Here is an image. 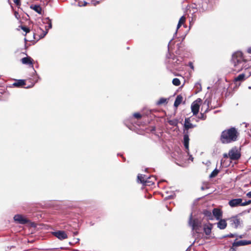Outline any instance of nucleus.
Masks as SVG:
<instances>
[{
    "label": "nucleus",
    "mask_w": 251,
    "mask_h": 251,
    "mask_svg": "<svg viewBox=\"0 0 251 251\" xmlns=\"http://www.w3.org/2000/svg\"><path fill=\"white\" fill-rule=\"evenodd\" d=\"M247 196L248 198H251V192H248V193L247 194Z\"/></svg>",
    "instance_id": "nucleus-39"
},
{
    "label": "nucleus",
    "mask_w": 251,
    "mask_h": 251,
    "mask_svg": "<svg viewBox=\"0 0 251 251\" xmlns=\"http://www.w3.org/2000/svg\"><path fill=\"white\" fill-rule=\"evenodd\" d=\"M53 234L55 237L60 240H63L68 238V236L64 231H57L54 232Z\"/></svg>",
    "instance_id": "nucleus-10"
},
{
    "label": "nucleus",
    "mask_w": 251,
    "mask_h": 251,
    "mask_svg": "<svg viewBox=\"0 0 251 251\" xmlns=\"http://www.w3.org/2000/svg\"><path fill=\"white\" fill-rule=\"evenodd\" d=\"M92 2L94 5H96V4L99 3V1H95V0H92Z\"/></svg>",
    "instance_id": "nucleus-38"
},
{
    "label": "nucleus",
    "mask_w": 251,
    "mask_h": 251,
    "mask_svg": "<svg viewBox=\"0 0 251 251\" xmlns=\"http://www.w3.org/2000/svg\"><path fill=\"white\" fill-rule=\"evenodd\" d=\"M235 247L233 246V244H232V247L230 248L229 251H236V250L235 249Z\"/></svg>",
    "instance_id": "nucleus-35"
},
{
    "label": "nucleus",
    "mask_w": 251,
    "mask_h": 251,
    "mask_svg": "<svg viewBox=\"0 0 251 251\" xmlns=\"http://www.w3.org/2000/svg\"><path fill=\"white\" fill-rule=\"evenodd\" d=\"M201 189L202 190H204V188L203 186L201 187Z\"/></svg>",
    "instance_id": "nucleus-45"
},
{
    "label": "nucleus",
    "mask_w": 251,
    "mask_h": 251,
    "mask_svg": "<svg viewBox=\"0 0 251 251\" xmlns=\"http://www.w3.org/2000/svg\"><path fill=\"white\" fill-rule=\"evenodd\" d=\"M156 178L153 176L148 177L144 185L151 186L154 183Z\"/></svg>",
    "instance_id": "nucleus-18"
},
{
    "label": "nucleus",
    "mask_w": 251,
    "mask_h": 251,
    "mask_svg": "<svg viewBox=\"0 0 251 251\" xmlns=\"http://www.w3.org/2000/svg\"><path fill=\"white\" fill-rule=\"evenodd\" d=\"M183 144L185 148L188 150H189V132L185 131L183 132Z\"/></svg>",
    "instance_id": "nucleus-15"
},
{
    "label": "nucleus",
    "mask_w": 251,
    "mask_h": 251,
    "mask_svg": "<svg viewBox=\"0 0 251 251\" xmlns=\"http://www.w3.org/2000/svg\"><path fill=\"white\" fill-rule=\"evenodd\" d=\"M219 173V170L217 169H215L211 173V174L209 176V177L210 178L215 177V176H216L218 175Z\"/></svg>",
    "instance_id": "nucleus-28"
},
{
    "label": "nucleus",
    "mask_w": 251,
    "mask_h": 251,
    "mask_svg": "<svg viewBox=\"0 0 251 251\" xmlns=\"http://www.w3.org/2000/svg\"><path fill=\"white\" fill-rule=\"evenodd\" d=\"M74 240L75 241V243L78 242L79 241V239L78 238H75Z\"/></svg>",
    "instance_id": "nucleus-41"
},
{
    "label": "nucleus",
    "mask_w": 251,
    "mask_h": 251,
    "mask_svg": "<svg viewBox=\"0 0 251 251\" xmlns=\"http://www.w3.org/2000/svg\"><path fill=\"white\" fill-rule=\"evenodd\" d=\"M168 123L171 125V126H176L177 125V120H169L168 121Z\"/></svg>",
    "instance_id": "nucleus-31"
},
{
    "label": "nucleus",
    "mask_w": 251,
    "mask_h": 251,
    "mask_svg": "<svg viewBox=\"0 0 251 251\" xmlns=\"http://www.w3.org/2000/svg\"><path fill=\"white\" fill-rule=\"evenodd\" d=\"M183 100V97L181 95H179L176 96V98L174 102V106L176 107H177L182 102Z\"/></svg>",
    "instance_id": "nucleus-20"
},
{
    "label": "nucleus",
    "mask_w": 251,
    "mask_h": 251,
    "mask_svg": "<svg viewBox=\"0 0 251 251\" xmlns=\"http://www.w3.org/2000/svg\"><path fill=\"white\" fill-rule=\"evenodd\" d=\"M133 116L134 118L137 119H140L142 117V115L139 113H135L133 114Z\"/></svg>",
    "instance_id": "nucleus-33"
},
{
    "label": "nucleus",
    "mask_w": 251,
    "mask_h": 251,
    "mask_svg": "<svg viewBox=\"0 0 251 251\" xmlns=\"http://www.w3.org/2000/svg\"><path fill=\"white\" fill-rule=\"evenodd\" d=\"M242 199L241 198L234 199L230 200L228 201V204L232 207H236L239 205L241 206Z\"/></svg>",
    "instance_id": "nucleus-8"
},
{
    "label": "nucleus",
    "mask_w": 251,
    "mask_h": 251,
    "mask_svg": "<svg viewBox=\"0 0 251 251\" xmlns=\"http://www.w3.org/2000/svg\"><path fill=\"white\" fill-rule=\"evenodd\" d=\"M251 244V241H247V240H240L235 241L233 243V247H239L241 246H246L248 245Z\"/></svg>",
    "instance_id": "nucleus-11"
},
{
    "label": "nucleus",
    "mask_w": 251,
    "mask_h": 251,
    "mask_svg": "<svg viewBox=\"0 0 251 251\" xmlns=\"http://www.w3.org/2000/svg\"><path fill=\"white\" fill-rule=\"evenodd\" d=\"M227 220L229 221L230 226L235 228H237L241 224L240 219L238 215L233 216Z\"/></svg>",
    "instance_id": "nucleus-6"
},
{
    "label": "nucleus",
    "mask_w": 251,
    "mask_h": 251,
    "mask_svg": "<svg viewBox=\"0 0 251 251\" xmlns=\"http://www.w3.org/2000/svg\"><path fill=\"white\" fill-rule=\"evenodd\" d=\"M196 126V125L191 123L190 118H186L184 121L183 132L188 131L190 128H192Z\"/></svg>",
    "instance_id": "nucleus-7"
},
{
    "label": "nucleus",
    "mask_w": 251,
    "mask_h": 251,
    "mask_svg": "<svg viewBox=\"0 0 251 251\" xmlns=\"http://www.w3.org/2000/svg\"><path fill=\"white\" fill-rule=\"evenodd\" d=\"M48 24H49V27L50 28H51L52 27V25H51V22L50 20H49Z\"/></svg>",
    "instance_id": "nucleus-37"
},
{
    "label": "nucleus",
    "mask_w": 251,
    "mask_h": 251,
    "mask_svg": "<svg viewBox=\"0 0 251 251\" xmlns=\"http://www.w3.org/2000/svg\"><path fill=\"white\" fill-rule=\"evenodd\" d=\"M247 60L244 58L243 53L240 51H237L233 53L230 60L231 69L233 71L239 72L244 68L246 67L245 64Z\"/></svg>",
    "instance_id": "nucleus-2"
},
{
    "label": "nucleus",
    "mask_w": 251,
    "mask_h": 251,
    "mask_svg": "<svg viewBox=\"0 0 251 251\" xmlns=\"http://www.w3.org/2000/svg\"><path fill=\"white\" fill-rule=\"evenodd\" d=\"M202 103V100L200 98L197 99L191 104V108L193 115H197L200 110V107Z\"/></svg>",
    "instance_id": "nucleus-4"
},
{
    "label": "nucleus",
    "mask_w": 251,
    "mask_h": 251,
    "mask_svg": "<svg viewBox=\"0 0 251 251\" xmlns=\"http://www.w3.org/2000/svg\"><path fill=\"white\" fill-rule=\"evenodd\" d=\"M186 21V18L184 16H182L178 21V23L177 25V29H178L183 24H184Z\"/></svg>",
    "instance_id": "nucleus-23"
},
{
    "label": "nucleus",
    "mask_w": 251,
    "mask_h": 251,
    "mask_svg": "<svg viewBox=\"0 0 251 251\" xmlns=\"http://www.w3.org/2000/svg\"><path fill=\"white\" fill-rule=\"evenodd\" d=\"M203 214L204 215V216L208 217L209 219H212V213L210 211L207 210H204L203 211Z\"/></svg>",
    "instance_id": "nucleus-26"
},
{
    "label": "nucleus",
    "mask_w": 251,
    "mask_h": 251,
    "mask_svg": "<svg viewBox=\"0 0 251 251\" xmlns=\"http://www.w3.org/2000/svg\"><path fill=\"white\" fill-rule=\"evenodd\" d=\"M19 27L22 29L24 31H25L26 33L30 32V29L28 27L25 25H20Z\"/></svg>",
    "instance_id": "nucleus-30"
},
{
    "label": "nucleus",
    "mask_w": 251,
    "mask_h": 251,
    "mask_svg": "<svg viewBox=\"0 0 251 251\" xmlns=\"http://www.w3.org/2000/svg\"><path fill=\"white\" fill-rule=\"evenodd\" d=\"M246 78L245 77V75H244L242 74L239 75L237 76L234 77L233 79V82L236 84V85H240L241 83L244 81Z\"/></svg>",
    "instance_id": "nucleus-12"
},
{
    "label": "nucleus",
    "mask_w": 251,
    "mask_h": 251,
    "mask_svg": "<svg viewBox=\"0 0 251 251\" xmlns=\"http://www.w3.org/2000/svg\"><path fill=\"white\" fill-rule=\"evenodd\" d=\"M30 8L34 10L38 14H41L42 9L39 5H31L30 6Z\"/></svg>",
    "instance_id": "nucleus-21"
},
{
    "label": "nucleus",
    "mask_w": 251,
    "mask_h": 251,
    "mask_svg": "<svg viewBox=\"0 0 251 251\" xmlns=\"http://www.w3.org/2000/svg\"><path fill=\"white\" fill-rule=\"evenodd\" d=\"M208 110V108H207V109L204 111L203 113H201L200 115L198 117V118L202 120H205L207 117L206 115H205V113H206Z\"/></svg>",
    "instance_id": "nucleus-27"
},
{
    "label": "nucleus",
    "mask_w": 251,
    "mask_h": 251,
    "mask_svg": "<svg viewBox=\"0 0 251 251\" xmlns=\"http://www.w3.org/2000/svg\"><path fill=\"white\" fill-rule=\"evenodd\" d=\"M15 5L18 7H20L21 5V0H13Z\"/></svg>",
    "instance_id": "nucleus-32"
},
{
    "label": "nucleus",
    "mask_w": 251,
    "mask_h": 251,
    "mask_svg": "<svg viewBox=\"0 0 251 251\" xmlns=\"http://www.w3.org/2000/svg\"><path fill=\"white\" fill-rule=\"evenodd\" d=\"M219 220V221L217 223V227L220 229H225L227 226L226 220L221 218Z\"/></svg>",
    "instance_id": "nucleus-16"
},
{
    "label": "nucleus",
    "mask_w": 251,
    "mask_h": 251,
    "mask_svg": "<svg viewBox=\"0 0 251 251\" xmlns=\"http://www.w3.org/2000/svg\"><path fill=\"white\" fill-rule=\"evenodd\" d=\"M248 52L251 53V47L248 49Z\"/></svg>",
    "instance_id": "nucleus-42"
},
{
    "label": "nucleus",
    "mask_w": 251,
    "mask_h": 251,
    "mask_svg": "<svg viewBox=\"0 0 251 251\" xmlns=\"http://www.w3.org/2000/svg\"><path fill=\"white\" fill-rule=\"evenodd\" d=\"M228 156L230 159L236 160L240 158L241 154L240 152L235 148L232 149L228 152Z\"/></svg>",
    "instance_id": "nucleus-5"
},
{
    "label": "nucleus",
    "mask_w": 251,
    "mask_h": 251,
    "mask_svg": "<svg viewBox=\"0 0 251 251\" xmlns=\"http://www.w3.org/2000/svg\"><path fill=\"white\" fill-rule=\"evenodd\" d=\"M25 85V80L19 79L17 80L15 82L12 84V85L15 87H24Z\"/></svg>",
    "instance_id": "nucleus-17"
},
{
    "label": "nucleus",
    "mask_w": 251,
    "mask_h": 251,
    "mask_svg": "<svg viewBox=\"0 0 251 251\" xmlns=\"http://www.w3.org/2000/svg\"><path fill=\"white\" fill-rule=\"evenodd\" d=\"M251 203V200H249L248 201H246L244 202H242L241 206H246L248 205Z\"/></svg>",
    "instance_id": "nucleus-34"
},
{
    "label": "nucleus",
    "mask_w": 251,
    "mask_h": 251,
    "mask_svg": "<svg viewBox=\"0 0 251 251\" xmlns=\"http://www.w3.org/2000/svg\"><path fill=\"white\" fill-rule=\"evenodd\" d=\"M249 89H251V86H249Z\"/></svg>",
    "instance_id": "nucleus-46"
},
{
    "label": "nucleus",
    "mask_w": 251,
    "mask_h": 251,
    "mask_svg": "<svg viewBox=\"0 0 251 251\" xmlns=\"http://www.w3.org/2000/svg\"><path fill=\"white\" fill-rule=\"evenodd\" d=\"M87 5V2H85L84 3V6H86Z\"/></svg>",
    "instance_id": "nucleus-44"
},
{
    "label": "nucleus",
    "mask_w": 251,
    "mask_h": 251,
    "mask_svg": "<svg viewBox=\"0 0 251 251\" xmlns=\"http://www.w3.org/2000/svg\"><path fill=\"white\" fill-rule=\"evenodd\" d=\"M239 136L237 129L234 127L223 130L220 137V140L222 144H227L236 141Z\"/></svg>",
    "instance_id": "nucleus-1"
},
{
    "label": "nucleus",
    "mask_w": 251,
    "mask_h": 251,
    "mask_svg": "<svg viewBox=\"0 0 251 251\" xmlns=\"http://www.w3.org/2000/svg\"><path fill=\"white\" fill-rule=\"evenodd\" d=\"M21 62L23 64L28 65L32 67H33L34 60L30 56L23 58L21 59Z\"/></svg>",
    "instance_id": "nucleus-13"
},
{
    "label": "nucleus",
    "mask_w": 251,
    "mask_h": 251,
    "mask_svg": "<svg viewBox=\"0 0 251 251\" xmlns=\"http://www.w3.org/2000/svg\"><path fill=\"white\" fill-rule=\"evenodd\" d=\"M212 228V225L209 224L208 225H204L203 227V230L206 235H209L211 233V229Z\"/></svg>",
    "instance_id": "nucleus-19"
},
{
    "label": "nucleus",
    "mask_w": 251,
    "mask_h": 251,
    "mask_svg": "<svg viewBox=\"0 0 251 251\" xmlns=\"http://www.w3.org/2000/svg\"><path fill=\"white\" fill-rule=\"evenodd\" d=\"M224 156H225V157H227V155H226V154H225V155H224Z\"/></svg>",
    "instance_id": "nucleus-47"
},
{
    "label": "nucleus",
    "mask_w": 251,
    "mask_h": 251,
    "mask_svg": "<svg viewBox=\"0 0 251 251\" xmlns=\"http://www.w3.org/2000/svg\"><path fill=\"white\" fill-rule=\"evenodd\" d=\"M147 177L145 175H138L137 176L138 180L140 181V183L144 185L146 182V179Z\"/></svg>",
    "instance_id": "nucleus-22"
},
{
    "label": "nucleus",
    "mask_w": 251,
    "mask_h": 251,
    "mask_svg": "<svg viewBox=\"0 0 251 251\" xmlns=\"http://www.w3.org/2000/svg\"><path fill=\"white\" fill-rule=\"evenodd\" d=\"M190 66L191 67V68L193 69V66L192 65V63H190Z\"/></svg>",
    "instance_id": "nucleus-43"
},
{
    "label": "nucleus",
    "mask_w": 251,
    "mask_h": 251,
    "mask_svg": "<svg viewBox=\"0 0 251 251\" xmlns=\"http://www.w3.org/2000/svg\"><path fill=\"white\" fill-rule=\"evenodd\" d=\"M78 234V232L77 231H74V232H73V235H74V236H75V235H77Z\"/></svg>",
    "instance_id": "nucleus-40"
},
{
    "label": "nucleus",
    "mask_w": 251,
    "mask_h": 251,
    "mask_svg": "<svg viewBox=\"0 0 251 251\" xmlns=\"http://www.w3.org/2000/svg\"><path fill=\"white\" fill-rule=\"evenodd\" d=\"M15 221L20 224H25L28 223V220L21 215H16L14 217Z\"/></svg>",
    "instance_id": "nucleus-9"
},
{
    "label": "nucleus",
    "mask_w": 251,
    "mask_h": 251,
    "mask_svg": "<svg viewBox=\"0 0 251 251\" xmlns=\"http://www.w3.org/2000/svg\"><path fill=\"white\" fill-rule=\"evenodd\" d=\"M226 236L231 238H233L235 237V235L232 233H230L229 234H228Z\"/></svg>",
    "instance_id": "nucleus-36"
},
{
    "label": "nucleus",
    "mask_w": 251,
    "mask_h": 251,
    "mask_svg": "<svg viewBox=\"0 0 251 251\" xmlns=\"http://www.w3.org/2000/svg\"><path fill=\"white\" fill-rule=\"evenodd\" d=\"M212 213L217 220L222 218L223 212L221 209L217 208H214L212 211Z\"/></svg>",
    "instance_id": "nucleus-14"
},
{
    "label": "nucleus",
    "mask_w": 251,
    "mask_h": 251,
    "mask_svg": "<svg viewBox=\"0 0 251 251\" xmlns=\"http://www.w3.org/2000/svg\"><path fill=\"white\" fill-rule=\"evenodd\" d=\"M165 103H167V100L166 98H161L156 102L157 105H160Z\"/></svg>",
    "instance_id": "nucleus-25"
},
{
    "label": "nucleus",
    "mask_w": 251,
    "mask_h": 251,
    "mask_svg": "<svg viewBox=\"0 0 251 251\" xmlns=\"http://www.w3.org/2000/svg\"><path fill=\"white\" fill-rule=\"evenodd\" d=\"M245 77L247 79L251 75V71L248 68H246L243 73H242Z\"/></svg>",
    "instance_id": "nucleus-24"
},
{
    "label": "nucleus",
    "mask_w": 251,
    "mask_h": 251,
    "mask_svg": "<svg viewBox=\"0 0 251 251\" xmlns=\"http://www.w3.org/2000/svg\"><path fill=\"white\" fill-rule=\"evenodd\" d=\"M189 225L192 227V230L196 233H199L202 227V223L201 220L195 218L193 219L192 215L191 214L189 220Z\"/></svg>",
    "instance_id": "nucleus-3"
},
{
    "label": "nucleus",
    "mask_w": 251,
    "mask_h": 251,
    "mask_svg": "<svg viewBox=\"0 0 251 251\" xmlns=\"http://www.w3.org/2000/svg\"><path fill=\"white\" fill-rule=\"evenodd\" d=\"M173 84L176 86H179L180 85V81L177 78H175L173 79L172 81Z\"/></svg>",
    "instance_id": "nucleus-29"
}]
</instances>
